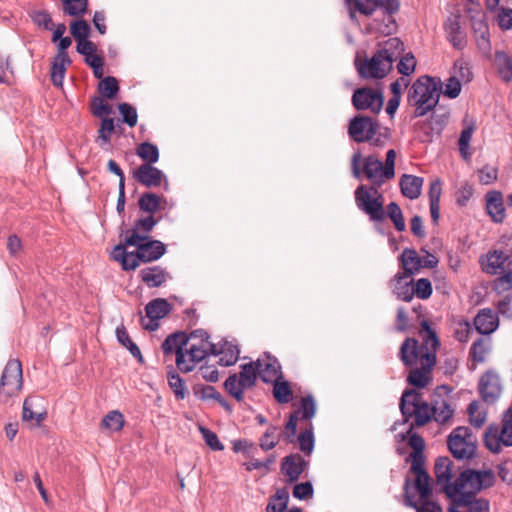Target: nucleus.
<instances>
[{"label":"nucleus","instance_id":"24","mask_svg":"<svg viewBox=\"0 0 512 512\" xmlns=\"http://www.w3.org/2000/svg\"><path fill=\"white\" fill-rule=\"evenodd\" d=\"M411 471L415 475V489L419 493V501H429L432 489L430 486V478L424 469V463L412 461Z\"/></svg>","mask_w":512,"mask_h":512},{"label":"nucleus","instance_id":"5","mask_svg":"<svg viewBox=\"0 0 512 512\" xmlns=\"http://www.w3.org/2000/svg\"><path fill=\"white\" fill-rule=\"evenodd\" d=\"M361 153L355 152L351 158V172L354 178L361 179L364 175L371 183V186L381 187L387 180L393 179L394 176L384 175L386 167L383 162L374 155H369L363 159V167L361 168Z\"/></svg>","mask_w":512,"mask_h":512},{"label":"nucleus","instance_id":"25","mask_svg":"<svg viewBox=\"0 0 512 512\" xmlns=\"http://www.w3.org/2000/svg\"><path fill=\"white\" fill-rule=\"evenodd\" d=\"M163 177V172L150 164H142L133 171V178L148 188L159 186Z\"/></svg>","mask_w":512,"mask_h":512},{"label":"nucleus","instance_id":"44","mask_svg":"<svg viewBox=\"0 0 512 512\" xmlns=\"http://www.w3.org/2000/svg\"><path fill=\"white\" fill-rule=\"evenodd\" d=\"M376 12L380 13L383 16V19L380 21L378 17L374 18L371 28L382 34H391L396 28L393 14H387L384 11L379 10Z\"/></svg>","mask_w":512,"mask_h":512},{"label":"nucleus","instance_id":"7","mask_svg":"<svg viewBox=\"0 0 512 512\" xmlns=\"http://www.w3.org/2000/svg\"><path fill=\"white\" fill-rule=\"evenodd\" d=\"M426 337L425 347L428 351L422 355L420 368H414L410 371L407 381L409 384L417 387H426L431 380V371L436 364V350L439 346L437 336H434L430 331L425 328Z\"/></svg>","mask_w":512,"mask_h":512},{"label":"nucleus","instance_id":"27","mask_svg":"<svg viewBox=\"0 0 512 512\" xmlns=\"http://www.w3.org/2000/svg\"><path fill=\"white\" fill-rule=\"evenodd\" d=\"M498 316L489 308L481 309L474 319L476 330L483 335L493 333L498 327Z\"/></svg>","mask_w":512,"mask_h":512},{"label":"nucleus","instance_id":"31","mask_svg":"<svg viewBox=\"0 0 512 512\" xmlns=\"http://www.w3.org/2000/svg\"><path fill=\"white\" fill-rule=\"evenodd\" d=\"M423 182L422 177L403 174L399 181L401 193L411 200L417 199L421 195Z\"/></svg>","mask_w":512,"mask_h":512},{"label":"nucleus","instance_id":"40","mask_svg":"<svg viewBox=\"0 0 512 512\" xmlns=\"http://www.w3.org/2000/svg\"><path fill=\"white\" fill-rule=\"evenodd\" d=\"M446 32L448 40L454 48L462 50L466 46L465 34L462 32L460 23L456 18L449 19L446 24Z\"/></svg>","mask_w":512,"mask_h":512},{"label":"nucleus","instance_id":"4","mask_svg":"<svg viewBox=\"0 0 512 512\" xmlns=\"http://www.w3.org/2000/svg\"><path fill=\"white\" fill-rule=\"evenodd\" d=\"M188 339L184 354L175 360L177 368L184 373L191 372L208 355L217 353V346L209 341V334L203 329L192 331Z\"/></svg>","mask_w":512,"mask_h":512},{"label":"nucleus","instance_id":"60","mask_svg":"<svg viewBox=\"0 0 512 512\" xmlns=\"http://www.w3.org/2000/svg\"><path fill=\"white\" fill-rule=\"evenodd\" d=\"M458 508H462V512H488L489 503L485 499L470 498L468 502L462 504H453Z\"/></svg>","mask_w":512,"mask_h":512},{"label":"nucleus","instance_id":"56","mask_svg":"<svg viewBox=\"0 0 512 512\" xmlns=\"http://www.w3.org/2000/svg\"><path fill=\"white\" fill-rule=\"evenodd\" d=\"M298 443L300 450L304 454L308 456L311 455V453L314 450V434L311 424L309 428H306L305 430L301 431V433L298 436Z\"/></svg>","mask_w":512,"mask_h":512},{"label":"nucleus","instance_id":"49","mask_svg":"<svg viewBox=\"0 0 512 512\" xmlns=\"http://www.w3.org/2000/svg\"><path fill=\"white\" fill-rule=\"evenodd\" d=\"M280 433L276 426L270 425L259 440V445L263 451H269L275 448L279 442Z\"/></svg>","mask_w":512,"mask_h":512},{"label":"nucleus","instance_id":"33","mask_svg":"<svg viewBox=\"0 0 512 512\" xmlns=\"http://www.w3.org/2000/svg\"><path fill=\"white\" fill-rule=\"evenodd\" d=\"M399 260L404 270L402 273L408 276L414 275L422 268V257H420L414 249L405 248Z\"/></svg>","mask_w":512,"mask_h":512},{"label":"nucleus","instance_id":"29","mask_svg":"<svg viewBox=\"0 0 512 512\" xmlns=\"http://www.w3.org/2000/svg\"><path fill=\"white\" fill-rule=\"evenodd\" d=\"M119 238L120 241L110 252V257L114 261L119 262L124 271H128V229L125 226L124 219H122L120 226Z\"/></svg>","mask_w":512,"mask_h":512},{"label":"nucleus","instance_id":"15","mask_svg":"<svg viewBox=\"0 0 512 512\" xmlns=\"http://www.w3.org/2000/svg\"><path fill=\"white\" fill-rule=\"evenodd\" d=\"M118 109L122 118L117 119V121L110 117L111 114L96 116L101 119L97 137V141L101 146L103 144H109L114 133H123L124 129L121 127V123L128 124V103L123 102L119 104Z\"/></svg>","mask_w":512,"mask_h":512},{"label":"nucleus","instance_id":"37","mask_svg":"<svg viewBox=\"0 0 512 512\" xmlns=\"http://www.w3.org/2000/svg\"><path fill=\"white\" fill-rule=\"evenodd\" d=\"M140 277L147 286L159 287L167 280V273L160 266H153L142 269Z\"/></svg>","mask_w":512,"mask_h":512},{"label":"nucleus","instance_id":"12","mask_svg":"<svg viewBox=\"0 0 512 512\" xmlns=\"http://www.w3.org/2000/svg\"><path fill=\"white\" fill-rule=\"evenodd\" d=\"M99 95L93 96L90 101V112L93 116L113 114V107L107 102L116 98L119 93L118 80L113 76L103 78L97 86Z\"/></svg>","mask_w":512,"mask_h":512},{"label":"nucleus","instance_id":"57","mask_svg":"<svg viewBox=\"0 0 512 512\" xmlns=\"http://www.w3.org/2000/svg\"><path fill=\"white\" fill-rule=\"evenodd\" d=\"M138 204L142 211L152 215L160 207V198L154 193H145L140 197Z\"/></svg>","mask_w":512,"mask_h":512},{"label":"nucleus","instance_id":"39","mask_svg":"<svg viewBox=\"0 0 512 512\" xmlns=\"http://www.w3.org/2000/svg\"><path fill=\"white\" fill-rule=\"evenodd\" d=\"M496 70L505 82L512 80V57L504 51H497L494 56Z\"/></svg>","mask_w":512,"mask_h":512},{"label":"nucleus","instance_id":"14","mask_svg":"<svg viewBox=\"0 0 512 512\" xmlns=\"http://www.w3.org/2000/svg\"><path fill=\"white\" fill-rule=\"evenodd\" d=\"M425 328L434 336H437L436 332L431 328L429 322L423 320L421 322V328L419 331L420 337L422 339V345L419 346L418 341L414 338H407L400 347V359L405 366H413L418 362L421 364L422 355L428 351V349L425 347V339H428V337H426Z\"/></svg>","mask_w":512,"mask_h":512},{"label":"nucleus","instance_id":"38","mask_svg":"<svg viewBox=\"0 0 512 512\" xmlns=\"http://www.w3.org/2000/svg\"><path fill=\"white\" fill-rule=\"evenodd\" d=\"M431 408L433 419L440 424L446 423L454 413L448 400L440 396L433 400Z\"/></svg>","mask_w":512,"mask_h":512},{"label":"nucleus","instance_id":"21","mask_svg":"<svg viewBox=\"0 0 512 512\" xmlns=\"http://www.w3.org/2000/svg\"><path fill=\"white\" fill-rule=\"evenodd\" d=\"M479 392L485 402H495L502 392L499 375L494 372L485 373L479 382Z\"/></svg>","mask_w":512,"mask_h":512},{"label":"nucleus","instance_id":"58","mask_svg":"<svg viewBox=\"0 0 512 512\" xmlns=\"http://www.w3.org/2000/svg\"><path fill=\"white\" fill-rule=\"evenodd\" d=\"M453 75L457 76L460 81L470 82L473 78V73L469 63L463 59H457L453 65Z\"/></svg>","mask_w":512,"mask_h":512},{"label":"nucleus","instance_id":"32","mask_svg":"<svg viewBox=\"0 0 512 512\" xmlns=\"http://www.w3.org/2000/svg\"><path fill=\"white\" fill-rule=\"evenodd\" d=\"M511 264L510 258L498 247L487 254L484 270L490 274H498Z\"/></svg>","mask_w":512,"mask_h":512},{"label":"nucleus","instance_id":"10","mask_svg":"<svg viewBox=\"0 0 512 512\" xmlns=\"http://www.w3.org/2000/svg\"><path fill=\"white\" fill-rule=\"evenodd\" d=\"M258 373L254 362L242 364L240 372L230 375L224 387L226 391L238 402L243 401L244 391L255 386Z\"/></svg>","mask_w":512,"mask_h":512},{"label":"nucleus","instance_id":"51","mask_svg":"<svg viewBox=\"0 0 512 512\" xmlns=\"http://www.w3.org/2000/svg\"><path fill=\"white\" fill-rule=\"evenodd\" d=\"M485 446L493 453H499L502 449V441L499 436V427L498 426H490L484 438Z\"/></svg>","mask_w":512,"mask_h":512},{"label":"nucleus","instance_id":"64","mask_svg":"<svg viewBox=\"0 0 512 512\" xmlns=\"http://www.w3.org/2000/svg\"><path fill=\"white\" fill-rule=\"evenodd\" d=\"M400 61L397 65L398 72L404 76H409L415 71L416 60L412 53H407L400 56Z\"/></svg>","mask_w":512,"mask_h":512},{"label":"nucleus","instance_id":"42","mask_svg":"<svg viewBox=\"0 0 512 512\" xmlns=\"http://www.w3.org/2000/svg\"><path fill=\"white\" fill-rule=\"evenodd\" d=\"M239 354L240 350L237 345L225 342L220 346V349L217 348V353L215 355H220V365L231 366L237 362Z\"/></svg>","mask_w":512,"mask_h":512},{"label":"nucleus","instance_id":"59","mask_svg":"<svg viewBox=\"0 0 512 512\" xmlns=\"http://www.w3.org/2000/svg\"><path fill=\"white\" fill-rule=\"evenodd\" d=\"M91 27L85 20H76L70 24L71 35L78 41L88 39Z\"/></svg>","mask_w":512,"mask_h":512},{"label":"nucleus","instance_id":"26","mask_svg":"<svg viewBox=\"0 0 512 512\" xmlns=\"http://www.w3.org/2000/svg\"><path fill=\"white\" fill-rule=\"evenodd\" d=\"M393 294L402 301L413 299V279L411 276L398 272L390 281Z\"/></svg>","mask_w":512,"mask_h":512},{"label":"nucleus","instance_id":"53","mask_svg":"<svg viewBox=\"0 0 512 512\" xmlns=\"http://www.w3.org/2000/svg\"><path fill=\"white\" fill-rule=\"evenodd\" d=\"M63 12L70 16H82L86 13L88 0H62Z\"/></svg>","mask_w":512,"mask_h":512},{"label":"nucleus","instance_id":"18","mask_svg":"<svg viewBox=\"0 0 512 512\" xmlns=\"http://www.w3.org/2000/svg\"><path fill=\"white\" fill-rule=\"evenodd\" d=\"M171 311L170 303L163 298L150 301L146 307V315L141 317V325L146 330L155 331L159 327V320Z\"/></svg>","mask_w":512,"mask_h":512},{"label":"nucleus","instance_id":"35","mask_svg":"<svg viewBox=\"0 0 512 512\" xmlns=\"http://www.w3.org/2000/svg\"><path fill=\"white\" fill-rule=\"evenodd\" d=\"M350 18L356 20V14L365 16L377 11L378 0H346Z\"/></svg>","mask_w":512,"mask_h":512},{"label":"nucleus","instance_id":"45","mask_svg":"<svg viewBox=\"0 0 512 512\" xmlns=\"http://www.w3.org/2000/svg\"><path fill=\"white\" fill-rule=\"evenodd\" d=\"M288 500L289 494L286 489L277 490L276 494L269 500L266 506V512H285Z\"/></svg>","mask_w":512,"mask_h":512},{"label":"nucleus","instance_id":"23","mask_svg":"<svg viewBox=\"0 0 512 512\" xmlns=\"http://www.w3.org/2000/svg\"><path fill=\"white\" fill-rule=\"evenodd\" d=\"M307 466L308 461L300 454L295 453L282 459L281 472L287 477L288 482L293 483L300 478Z\"/></svg>","mask_w":512,"mask_h":512},{"label":"nucleus","instance_id":"6","mask_svg":"<svg viewBox=\"0 0 512 512\" xmlns=\"http://www.w3.org/2000/svg\"><path fill=\"white\" fill-rule=\"evenodd\" d=\"M399 407L406 421L414 418L411 428L413 425L424 426L433 419L431 406L415 390H406L402 394Z\"/></svg>","mask_w":512,"mask_h":512},{"label":"nucleus","instance_id":"61","mask_svg":"<svg viewBox=\"0 0 512 512\" xmlns=\"http://www.w3.org/2000/svg\"><path fill=\"white\" fill-rule=\"evenodd\" d=\"M409 445L413 449V452L410 455L412 458V461H418L420 463H423L422 452L425 448V443H424L423 438L420 435L413 433L410 435Z\"/></svg>","mask_w":512,"mask_h":512},{"label":"nucleus","instance_id":"22","mask_svg":"<svg viewBox=\"0 0 512 512\" xmlns=\"http://www.w3.org/2000/svg\"><path fill=\"white\" fill-rule=\"evenodd\" d=\"M254 363L263 382L271 383L280 378L281 366L275 357L265 354Z\"/></svg>","mask_w":512,"mask_h":512},{"label":"nucleus","instance_id":"11","mask_svg":"<svg viewBox=\"0 0 512 512\" xmlns=\"http://www.w3.org/2000/svg\"><path fill=\"white\" fill-rule=\"evenodd\" d=\"M451 454L458 460L471 459L476 452V438L470 428L459 426L452 430L447 439Z\"/></svg>","mask_w":512,"mask_h":512},{"label":"nucleus","instance_id":"16","mask_svg":"<svg viewBox=\"0 0 512 512\" xmlns=\"http://www.w3.org/2000/svg\"><path fill=\"white\" fill-rule=\"evenodd\" d=\"M352 104L357 110H370L379 113L383 106L382 93L373 88H358L352 95Z\"/></svg>","mask_w":512,"mask_h":512},{"label":"nucleus","instance_id":"52","mask_svg":"<svg viewBox=\"0 0 512 512\" xmlns=\"http://www.w3.org/2000/svg\"><path fill=\"white\" fill-rule=\"evenodd\" d=\"M137 155L146 162L145 164L150 165L156 163L159 159L158 148L149 142H144L138 146Z\"/></svg>","mask_w":512,"mask_h":512},{"label":"nucleus","instance_id":"48","mask_svg":"<svg viewBox=\"0 0 512 512\" xmlns=\"http://www.w3.org/2000/svg\"><path fill=\"white\" fill-rule=\"evenodd\" d=\"M491 349V341L489 338H480L476 340L470 349V355L476 362H483L486 355Z\"/></svg>","mask_w":512,"mask_h":512},{"label":"nucleus","instance_id":"2","mask_svg":"<svg viewBox=\"0 0 512 512\" xmlns=\"http://www.w3.org/2000/svg\"><path fill=\"white\" fill-rule=\"evenodd\" d=\"M442 91L439 78L430 76L419 77L408 92V102L415 107L414 116L422 117L438 104Z\"/></svg>","mask_w":512,"mask_h":512},{"label":"nucleus","instance_id":"46","mask_svg":"<svg viewBox=\"0 0 512 512\" xmlns=\"http://www.w3.org/2000/svg\"><path fill=\"white\" fill-rule=\"evenodd\" d=\"M273 396L277 402L285 404L292 399V390L288 381L280 378L273 381Z\"/></svg>","mask_w":512,"mask_h":512},{"label":"nucleus","instance_id":"34","mask_svg":"<svg viewBox=\"0 0 512 512\" xmlns=\"http://www.w3.org/2000/svg\"><path fill=\"white\" fill-rule=\"evenodd\" d=\"M479 17L471 16V26L477 38V45L480 49L488 50L490 48L489 30L480 13Z\"/></svg>","mask_w":512,"mask_h":512},{"label":"nucleus","instance_id":"1","mask_svg":"<svg viewBox=\"0 0 512 512\" xmlns=\"http://www.w3.org/2000/svg\"><path fill=\"white\" fill-rule=\"evenodd\" d=\"M404 52L403 42L397 38H389L379 45L376 53L370 58L357 63V70L366 79H381L392 69L393 62Z\"/></svg>","mask_w":512,"mask_h":512},{"label":"nucleus","instance_id":"3","mask_svg":"<svg viewBox=\"0 0 512 512\" xmlns=\"http://www.w3.org/2000/svg\"><path fill=\"white\" fill-rule=\"evenodd\" d=\"M493 477L490 472L466 470L452 484L445 486V492L453 504H462L468 502L470 498H475L476 493L483 487L492 484Z\"/></svg>","mask_w":512,"mask_h":512},{"label":"nucleus","instance_id":"36","mask_svg":"<svg viewBox=\"0 0 512 512\" xmlns=\"http://www.w3.org/2000/svg\"><path fill=\"white\" fill-rule=\"evenodd\" d=\"M70 57L54 56L51 66V81L56 87H62L67 67L71 65Z\"/></svg>","mask_w":512,"mask_h":512},{"label":"nucleus","instance_id":"19","mask_svg":"<svg viewBox=\"0 0 512 512\" xmlns=\"http://www.w3.org/2000/svg\"><path fill=\"white\" fill-rule=\"evenodd\" d=\"M447 117L445 115L432 114L428 119L416 124L415 132L417 139L422 143L432 142L435 137L440 136Z\"/></svg>","mask_w":512,"mask_h":512},{"label":"nucleus","instance_id":"47","mask_svg":"<svg viewBox=\"0 0 512 512\" xmlns=\"http://www.w3.org/2000/svg\"><path fill=\"white\" fill-rule=\"evenodd\" d=\"M474 125L469 124L463 128V130L460 133V137L458 140L459 145V152L463 159L468 160L471 157V152L469 150L470 148V141L472 139V135L474 132Z\"/></svg>","mask_w":512,"mask_h":512},{"label":"nucleus","instance_id":"43","mask_svg":"<svg viewBox=\"0 0 512 512\" xmlns=\"http://www.w3.org/2000/svg\"><path fill=\"white\" fill-rule=\"evenodd\" d=\"M452 461L448 457H439L434 466L435 475L438 483L448 485L452 478L451 472Z\"/></svg>","mask_w":512,"mask_h":512},{"label":"nucleus","instance_id":"41","mask_svg":"<svg viewBox=\"0 0 512 512\" xmlns=\"http://www.w3.org/2000/svg\"><path fill=\"white\" fill-rule=\"evenodd\" d=\"M167 381L177 400L186 398L188 395L186 383L172 366L169 367L167 372Z\"/></svg>","mask_w":512,"mask_h":512},{"label":"nucleus","instance_id":"9","mask_svg":"<svg viewBox=\"0 0 512 512\" xmlns=\"http://www.w3.org/2000/svg\"><path fill=\"white\" fill-rule=\"evenodd\" d=\"M130 246H135L136 253L130 252V270L136 269L139 262L158 260L166 251L165 245L158 240H152L148 235L130 234Z\"/></svg>","mask_w":512,"mask_h":512},{"label":"nucleus","instance_id":"20","mask_svg":"<svg viewBox=\"0 0 512 512\" xmlns=\"http://www.w3.org/2000/svg\"><path fill=\"white\" fill-rule=\"evenodd\" d=\"M46 410L43 407V399L39 396H29L24 400L22 409V420L32 425L40 426L46 418Z\"/></svg>","mask_w":512,"mask_h":512},{"label":"nucleus","instance_id":"17","mask_svg":"<svg viewBox=\"0 0 512 512\" xmlns=\"http://www.w3.org/2000/svg\"><path fill=\"white\" fill-rule=\"evenodd\" d=\"M379 124L374 122L368 116L358 115L350 120L348 126V135L357 143H362L373 139L377 134Z\"/></svg>","mask_w":512,"mask_h":512},{"label":"nucleus","instance_id":"50","mask_svg":"<svg viewBox=\"0 0 512 512\" xmlns=\"http://www.w3.org/2000/svg\"><path fill=\"white\" fill-rule=\"evenodd\" d=\"M385 213L390 218L397 231L402 232L405 230L406 224L403 217V213L397 203H389L387 205Z\"/></svg>","mask_w":512,"mask_h":512},{"label":"nucleus","instance_id":"30","mask_svg":"<svg viewBox=\"0 0 512 512\" xmlns=\"http://www.w3.org/2000/svg\"><path fill=\"white\" fill-rule=\"evenodd\" d=\"M188 340V336L184 332H175L169 335L161 346L164 355L172 356L175 354L177 358L180 354H184Z\"/></svg>","mask_w":512,"mask_h":512},{"label":"nucleus","instance_id":"54","mask_svg":"<svg viewBox=\"0 0 512 512\" xmlns=\"http://www.w3.org/2000/svg\"><path fill=\"white\" fill-rule=\"evenodd\" d=\"M499 436L503 445L512 446V409L504 415L502 426L499 427Z\"/></svg>","mask_w":512,"mask_h":512},{"label":"nucleus","instance_id":"62","mask_svg":"<svg viewBox=\"0 0 512 512\" xmlns=\"http://www.w3.org/2000/svg\"><path fill=\"white\" fill-rule=\"evenodd\" d=\"M301 419L310 420L316 413V402L312 395H306L301 399L300 409Z\"/></svg>","mask_w":512,"mask_h":512},{"label":"nucleus","instance_id":"63","mask_svg":"<svg viewBox=\"0 0 512 512\" xmlns=\"http://www.w3.org/2000/svg\"><path fill=\"white\" fill-rule=\"evenodd\" d=\"M156 223L157 222L154 219L153 215L150 214L136 221L133 229H130V234L138 233L141 235H148V233L154 228Z\"/></svg>","mask_w":512,"mask_h":512},{"label":"nucleus","instance_id":"55","mask_svg":"<svg viewBox=\"0 0 512 512\" xmlns=\"http://www.w3.org/2000/svg\"><path fill=\"white\" fill-rule=\"evenodd\" d=\"M124 416L119 411H110L101 422L103 428L110 431H119L124 426Z\"/></svg>","mask_w":512,"mask_h":512},{"label":"nucleus","instance_id":"13","mask_svg":"<svg viewBox=\"0 0 512 512\" xmlns=\"http://www.w3.org/2000/svg\"><path fill=\"white\" fill-rule=\"evenodd\" d=\"M23 385L22 365L19 360H10L6 364L0 380V402H7L16 396Z\"/></svg>","mask_w":512,"mask_h":512},{"label":"nucleus","instance_id":"8","mask_svg":"<svg viewBox=\"0 0 512 512\" xmlns=\"http://www.w3.org/2000/svg\"><path fill=\"white\" fill-rule=\"evenodd\" d=\"M377 186L360 185L355 190L357 207L373 222H382L385 217L384 197Z\"/></svg>","mask_w":512,"mask_h":512},{"label":"nucleus","instance_id":"28","mask_svg":"<svg viewBox=\"0 0 512 512\" xmlns=\"http://www.w3.org/2000/svg\"><path fill=\"white\" fill-rule=\"evenodd\" d=\"M486 210L488 215L496 223H501L505 219V207L503 195L499 191H490L485 196Z\"/></svg>","mask_w":512,"mask_h":512}]
</instances>
